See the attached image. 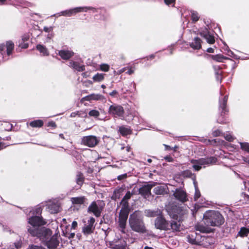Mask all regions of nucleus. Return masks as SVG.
<instances>
[{"mask_svg":"<svg viewBox=\"0 0 249 249\" xmlns=\"http://www.w3.org/2000/svg\"><path fill=\"white\" fill-rule=\"evenodd\" d=\"M249 233V229L246 227H242L239 232H238L237 236L241 237H246Z\"/></svg>","mask_w":249,"mask_h":249,"instance_id":"c756f323","label":"nucleus"},{"mask_svg":"<svg viewBox=\"0 0 249 249\" xmlns=\"http://www.w3.org/2000/svg\"><path fill=\"white\" fill-rule=\"evenodd\" d=\"M124 113V108L119 105L114 104L108 108V113L114 117H122Z\"/></svg>","mask_w":249,"mask_h":249,"instance_id":"1a4fd4ad","label":"nucleus"},{"mask_svg":"<svg viewBox=\"0 0 249 249\" xmlns=\"http://www.w3.org/2000/svg\"><path fill=\"white\" fill-rule=\"evenodd\" d=\"M181 148L178 145L172 147V156L175 158L178 157L180 155Z\"/></svg>","mask_w":249,"mask_h":249,"instance_id":"473e14b6","label":"nucleus"},{"mask_svg":"<svg viewBox=\"0 0 249 249\" xmlns=\"http://www.w3.org/2000/svg\"><path fill=\"white\" fill-rule=\"evenodd\" d=\"M185 214V211L182 207L172 205V231H180L182 229L181 223Z\"/></svg>","mask_w":249,"mask_h":249,"instance_id":"20e7f679","label":"nucleus"},{"mask_svg":"<svg viewBox=\"0 0 249 249\" xmlns=\"http://www.w3.org/2000/svg\"><path fill=\"white\" fill-rule=\"evenodd\" d=\"M48 208L52 213H57L60 210V205L56 202H50L48 204Z\"/></svg>","mask_w":249,"mask_h":249,"instance_id":"aec40b11","label":"nucleus"},{"mask_svg":"<svg viewBox=\"0 0 249 249\" xmlns=\"http://www.w3.org/2000/svg\"><path fill=\"white\" fill-rule=\"evenodd\" d=\"M77 226V222L73 221L71 224V229H75Z\"/></svg>","mask_w":249,"mask_h":249,"instance_id":"680f3d73","label":"nucleus"},{"mask_svg":"<svg viewBox=\"0 0 249 249\" xmlns=\"http://www.w3.org/2000/svg\"><path fill=\"white\" fill-rule=\"evenodd\" d=\"M105 74L97 73L92 78L93 80L96 82L102 81L104 78Z\"/></svg>","mask_w":249,"mask_h":249,"instance_id":"4c0bfd02","label":"nucleus"},{"mask_svg":"<svg viewBox=\"0 0 249 249\" xmlns=\"http://www.w3.org/2000/svg\"><path fill=\"white\" fill-rule=\"evenodd\" d=\"M58 54L63 59L68 60L73 55L74 53L71 51L63 50L59 51Z\"/></svg>","mask_w":249,"mask_h":249,"instance_id":"412c9836","label":"nucleus"},{"mask_svg":"<svg viewBox=\"0 0 249 249\" xmlns=\"http://www.w3.org/2000/svg\"><path fill=\"white\" fill-rule=\"evenodd\" d=\"M194 184L195 185V190H196L195 194L194 196V199H195V200H197L200 196V193L197 187L196 186V183L195 181H194Z\"/></svg>","mask_w":249,"mask_h":249,"instance_id":"a19ab883","label":"nucleus"},{"mask_svg":"<svg viewBox=\"0 0 249 249\" xmlns=\"http://www.w3.org/2000/svg\"><path fill=\"white\" fill-rule=\"evenodd\" d=\"M19 47L23 48V49H26L28 47V43H26L25 42H21L19 43Z\"/></svg>","mask_w":249,"mask_h":249,"instance_id":"5fc2aeb1","label":"nucleus"},{"mask_svg":"<svg viewBox=\"0 0 249 249\" xmlns=\"http://www.w3.org/2000/svg\"><path fill=\"white\" fill-rule=\"evenodd\" d=\"M192 175H193L192 173L190 170H186L183 171L181 172L180 173V174H179L180 177L178 178V180L177 181H178L179 183H180V182H180L179 179L181 178L182 179L181 177L190 178V177H191Z\"/></svg>","mask_w":249,"mask_h":249,"instance_id":"2f4dec72","label":"nucleus"},{"mask_svg":"<svg viewBox=\"0 0 249 249\" xmlns=\"http://www.w3.org/2000/svg\"><path fill=\"white\" fill-rule=\"evenodd\" d=\"M54 27L53 26H50V27H47L45 26L43 28V31L46 33H50L52 32L53 30Z\"/></svg>","mask_w":249,"mask_h":249,"instance_id":"8fccbe9b","label":"nucleus"},{"mask_svg":"<svg viewBox=\"0 0 249 249\" xmlns=\"http://www.w3.org/2000/svg\"><path fill=\"white\" fill-rule=\"evenodd\" d=\"M74 236H75L74 233H68L66 235V236L69 239L73 238L74 237Z\"/></svg>","mask_w":249,"mask_h":249,"instance_id":"052dcab7","label":"nucleus"},{"mask_svg":"<svg viewBox=\"0 0 249 249\" xmlns=\"http://www.w3.org/2000/svg\"><path fill=\"white\" fill-rule=\"evenodd\" d=\"M95 219L93 217H90L82 228V232L85 235H88L93 232L95 229Z\"/></svg>","mask_w":249,"mask_h":249,"instance_id":"9d476101","label":"nucleus"},{"mask_svg":"<svg viewBox=\"0 0 249 249\" xmlns=\"http://www.w3.org/2000/svg\"><path fill=\"white\" fill-rule=\"evenodd\" d=\"M200 35L201 36L205 38L207 42L209 44H213L215 42L214 36L210 35L207 31L200 32Z\"/></svg>","mask_w":249,"mask_h":249,"instance_id":"393cba45","label":"nucleus"},{"mask_svg":"<svg viewBox=\"0 0 249 249\" xmlns=\"http://www.w3.org/2000/svg\"><path fill=\"white\" fill-rule=\"evenodd\" d=\"M187 241L192 244H197L198 241L196 238V233L189 234L187 236Z\"/></svg>","mask_w":249,"mask_h":249,"instance_id":"f704fd0d","label":"nucleus"},{"mask_svg":"<svg viewBox=\"0 0 249 249\" xmlns=\"http://www.w3.org/2000/svg\"><path fill=\"white\" fill-rule=\"evenodd\" d=\"M195 229L203 233H209L211 231V229L207 225L204 226L202 224L198 223L195 226Z\"/></svg>","mask_w":249,"mask_h":249,"instance_id":"a878e982","label":"nucleus"},{"mask_svg":"<svg viewBox=\"0 0 249 249\" xmlns=\"http://www.w3.org/2000/svg\"><path fill=\"white\" fill-rule=\"evenodd\" d=\"M164 211H165L170 216H171V208L170 206H166Z\"/></svg>","mask_w":249,"mask_h":249,"instance_id":"4d7b16f0","label":"nucleus"},{"mask_svg":"<svg viewBox=\"0 0 249 249\" xmlns=\"http://www.w3.org/2000/svg\"><path fill=\"white\" fill-rule=\"evenodd\" d=\"M127 70H128V71L126 73L129 75H131L134 72L135 70V66L127 67Z\"/></svg>","mask_w":249,"mask_h":249,"instance_id":"de8ad7c7","label":"nucleus"},{"mask_svg":"<svg viewBox=\"0 0 249 249\" xmlns=\"http://www.w3.org/2000/svg\"><path fill=\"white\" fill-rule=\"evenodd\" d=\"M30 36L29 34H24L22 36L21 41L26 42V41H28L30 38Z\"/></svg>","mask_w":249,"mask_h":249,"instance_id":"603ef678","label":"nucleus"},{"mask_svg":"<svg viewBox=\"0 0 249 249\" xmlns=\"http://www.w3.org/2000/svg\"><path fill=\"white\" fill-rule=\"evenodd\" d=\"M212 134L213 137H218L223 135V134L218 129L213 131Z\"/></svg>","mask_w":249,"mask_h":249,"instance_id":"09e8293b","label":"nucleus"},{"mask_svg":"<svg viewBox=\"0 0 249 249\" xmlns=\"http://www.w3.org/2000/svg\"><path fill=\"white\" fill-rule=\"evenodd\" d=\"M85 178L81 172H77L76 177V181L78 185L81 186L84 181Z\"/></svg>","mask_w":249,"mask_h":249,"instance_id":"7c9ffc66","label":"nucleus"},{"mask_svg":"<svg viewBox=\"0 0 249 249\" xmlns=\"http://www.w3.org/2000/svg\"><path fill=\"white\" fill-rule=\"evenodd\" d=\"M22 246V241L21 238H19L15 242L12 243V244L10 245L9 248L8 249H19Z\"/></svg>","mask_w":249,"mask_h":249,"instance_id":"cd10ccee","label":"nucleus"},{"mask_svg":"<svg viewBox=\"0 0 249 249\" xmlns=\"http://www.w3.org/2000/svg\"><path fill=\"white\" fill-rule=\"evenodd\" d=\"M36 214V215H39L41 212V209L40 208H37L35 210Z\"/></svg>","mask_w":249,"mask_h":249,"instance_id":"e2e57ef3","label":"nucleus"},{"mask_svg":"<svg viewBox=\"0 0 249 249\" xmlns=\"http://www.w3.org/2000/svg\"><path fill=\"white\" fill-rule=\"evenodd\" d=\"M127 67H124V68L118 70V71H114V73L116 75H119V74L123 73L124 72L127 70Z\"/></svg>","mask_w":249,"mask_h":249,"instance_id":"864d4df0","label":"nucleus"},{"mask_svg":"<svg viewBox=\"0 0 249 249\" xmlns=\"http://www.w3.org/2000/svg\"><path fill=\"white\" fill-rule=\"evenodd\" d=\"M207 52L209 53H213L214 49L212 48H209L207 49Z\"/></svg>","mask_w":249,"mask_h":249,"instance_id":"69168bd1","label":"nucleus"},{"mask_svg":"<svg viewBox=\"0 0 249 249\" xmlns=\"http://www.w3.org/2000/svg\"><path fill=\"white\" fill-rule=\"evenodd\" d=\"M191 19L193 22H196L199 20L200 17H199L198 14L197 12L195 11H191Z\"/></svg>","mask_w":249,"mask_h":249,"instance_id":"e433bc0d","label":"nucleus"},{"mask_svg":"<svg viewBox=\"0 0 249 249\" xmlns=\"http://www.w3.org/2000/svg\"><path fill=\"white\" fill-rule=\"evenodd\" d=\"M213 68L215 70V73L216 75H221V71H220V68L219 66H214Z\"/></svg>","mask_w":249,"mask_h":249,"instance_id":"3c124183","label":"nucleus"},{"mask_svg":"<svg viewBox=\"0 0 249 249\" xmlns=\"http://www.w3.org/2000/svg\"><path fill=\"white\" fill-rule=\"evenodd\" d=\"M161 213L162 212L159 209L155 210L148 209L144 211V214L147 217H155L157 216H160Z\"/></svg>","mask_w":249,"mask_h":249,"instance_id":"4be33fe9","label":"nucleus"},{"mask_svg":"<svg viewBox=\"0 0 249 249\" xmlns=\"http://www.w3.org/2000/svg\"><path fill=\"white\" fill-rule=\"evenodd\" d=\"M126 177H127L126 174H124L119 176L117 178H118V180H122L123 179H124V178H126Z\"/></svg>","mask_w":249,"mask_h":249,"instance_id":"bf43d9fd","label":"nucleus"},{"mask_svg":"<svg viewBox=\"0 0 249 249\" xmlns=\"http://www.w3.org/2000/svg\"><path fill=\"white\" fill-rule=\"evenodd\" d=\"M213 60H214L217 62H222L223 59H226V57H225L223 55H220V54H217L215 55H213Z\"/></svg>","mask_w":249,"mask_h":249,"instance_id":"c03bdc74","label":"nucleus"},{"mask_svg":"<svg viewBox=\"0 0 249 249\" xmlns=\"http://www.w3.org/2000/svg\"><path fill=\"white\" fill-rule=\"evenodd\" d=\"M36 48L43 55L46 56L49 55V52L45 46L41 44H38Z\"/></svg>","mask_w":249,"mask_h":249,"instance_id":"c85d7f7f","label":"nucleus"},{"mask_svg":"<svg viewBox=\"0 0 249 249\" xmlns=\"http://www.w3.org/2000/svg\"><path fill=\"white\" fill-rule=\"evenodd\" d=\"M129 225L131 229L136 232L144 233L146 229L141 212L135 211L131 214L128 219Z\"/></svg>","mask_w":249,"mask_h":249,"instance_id":"f03ea898","label":"nucleus"},{"mask_svg":"<svg viewBox=\"0 0 249 249\" xmlns=\"http://www.w3.org/2000/svg\"><path fill=\"white\" fill-rule=\"evenodd\" d=\"M133 194V193L128 191L124 196L121 201V204L122 205V209L129 210L128 200L130 199Z\"/></svg>","mask_w":249,"mask_h":249,"instance_id":"f3484780","label":"nucleus"},{"mask_svg":"<svg viewBox=\"0 0 249 249\" xmlns=\"http://www.w3.org/2000/svg\"><path fill=\"white\" fill-rule=\"evenodd\" d=\"M203 220L207 226L219 227L224 223V218L218 211L209 210L203 214Z\"/></svg>","mask_w":249,"mask_h":249,"instance_id":"7ed1b4c3","label":"nucleus"},{"mask_svg":"<svg viewBox=\"0 0 249 249\" xmlns=\"http://www.w3.org/2000/svg\"><path fill=\"white\" fill-rule=\"evenodd\" d=\"M241 148L247 152H249V143L248 142H240Z\"/></svg>","mask_w":249,"mask_h":249,"instance_id":"79ce46f5","label":"nucleus"},{"mask_svg":"<svg viewBox=\"0 0 249 249\" xmlns=\"http://www.w3.org/2000/svg\"><path fill=\"white\" fill-rule=\"evenodd\" d=\"M30 125L33 127H40L43 125V122L40 120H35L31 122Z\"/></svg>","mask_w":249,"mask_h":249,"instance_id":"72a5a7b5","label":"nucleus"},{"mask_svg":"<svg viewBox=\"0 0 249 249\" xmlns=\"http://www.w3.org/2000/svg\"><path fill=\"white\" fill-rule=\"evenodd\" d=\"M216 159L214 157L207 158H200L198 160H192L191 162L193 164V167L195 171H198L202 167L209 166L216 162Z\"/></svg>","mask_w":249,"mask_h":249,"instance_id":"39448f33","label":"nucleus"},{"mask_svg":"<svg viewBox=\"0 0 249 249\" xmlns=\"http://www.w3.org/2000/svg\"><path fill=\"white\" fill-rule=\"evenodd\" d=\"M179 180L180 185L178 188H176L175 191L172 190V192H174L172 196H173L177 200L183 203L187 201L188 198L186 191L182 188L183 186V180L181 178H180Z\"/></svg>","mask_w":249,"mask_h":249,"instance_id":"0eeeda50","label":"nucleus"},{"mask_svg":"<svg viewBox=\"0 0 249 249\" xmlns=\"http://www.w3.org/2000/svg\"><path fill=\"white\" fill-rule=\"evenodd\" d=\"M228 95H225L222 99L220 98L219 99V110H221V116L225 115L228 111V110L227 108V103L228 101Z\"/></svg>","mask_w":249,"mask_h":249,"instance_id":"dca6fc26","label":"nucleus"},{"mask_svg":"<svg viewBox=\"0 0 249 249\" xmlns=\"http://www.w3.org/2000/svg\"><path fill=\"white\" fill-rule=\"evenodd\" d=\"M89 115L90 116L93 117L94 118H97L99 116L100 112L99 111L97 110L92 109L89 111Z\"/></svg>","mask_w":249,"mask_h":249,"instance_id":"37998d69","label":"nucleus"},{"mask_svg":"<svg viewBox=\"0 0 249 249\" xmlns=\"http://www.w3.org/2000/svg\"><path fill=\"white\" fill-rule=\"evenodd\" d=\"M113 249H126V244L124 241L121 242L120 244L115 245L113 247Z\"/></svg>","mask_w":249,"mask_h":249,"instance_id":"58836bf2","label":"nucleus"},{"mask_svg":"<svg viewBox=\"0 0 249 249\" xmlns=\"http://www.w3.org/2000/svg\"><path fill=\"white\" fill-rule=\"evenodd\" d=\"M99 140L93 135H89L83 137L81 143L89 147L95 146L99 142Z\"/></svg>","mask_w":249,"mask_h":249,"instance_id":"ddd939ff","label":"nucleus"},{"mask_svg":"<svg viewBox=\"0 0 249 249\" xmlns=\"http://www.w3.org/2000/svg\"><path fill=\"white\" fill-rule=\"evenodd\" d=\"M129 214V210H125L121 209L119 216V225L122 229V231L124 233L126 223L128 218Z\"/></svg>","mask_w":249,"mask_h":249,"instance_id":"9b49d317","label":"nucleus"},{"mask_svg":"<svg viewBox=\"0 0 249 249\" xmlns=\"http://www.w3.org/2000/svg\"><path fill=\"white\" fill-rule=\"evenodd\" d=\"M104 206L105 204L102 201H93L89 206L88 212L93 213L97 217H100Z\"/></svg>","mask_w":249,"mask_h":249,"instance_id":"6e6552de","label":"nucleus"},{"mask_svg":"<svg viewBox=\"0 0 249 249\" xmlns=\"http://www.w3.org/2000/svg\"><path fill=\"white\" fill-rule=\"evenodd\" d=\"M119 131L123 135H127L130 133V130L129 128L124 126L120 127Z\"/></svg>","mask_w":249,"mask_h":249,"instance_id":"ea45409f","label":"nucleus"},{"mask_svg":"<svg viewBox=\"0 0 249 249\" xmlns=\"http://www.w3.org/2000/svg\"><path fill=\"white\" fill-rule=\"evenodd\" d=\"M155 225L157 229L166 230L168 223L163 217L160 215L155 219Z\"/></svg>","mask_w":249,"mask_h":249,"instance_id":"2eb2a0df","label":"nucleus"},{"mask_svg":"<svg viewBox=\"0 0 249 249\" xmlns=\"http://www.w3.org/2000/svg\"><path fill=\"white\" fill-rule=\"evenodd\" d=\"M223 136L225 139L229 142H232L234 140L233 137L231 134V133H224Z\"/></svg>","mask_w":249,"mask_h":249,"instance_id":"a18cd8bd","label":"nucleus"},{"mask_svg":"<svg viewBox=\"0 0 249 249\" xmlns=\"http://www.w3.org/2000/svg\"><path fill=\"white\" fill-rule=\"evenodd\" d=\"M28 249H45L41 246L36 245H31L29 247Z\"/></svg>","mask_w":249,"mask_h":249,"instance_id":"6e6d98bb","label":"nucleus"},{"mask_svg":"<svg viewBox=\"0 0 249 249\" xmlns=\"http://www.w3.org/2000/svg\"><path fill=\"white\" fill-rule=\"evenodd\" d=\"M69 66L73 69L78 71H85V66L84 65H81L78 62L71 61L69 62Z\"/></svg>","mask_w":249,"mask_h":249,"instance_id":"6ab92c4d","label":"nucleus"},{"mask_svg":"<svg viewBox=\"0 0 249 249\" xmlns=\"http://www.w3.org/2000/svg\"><path fill=\"white\" fill-rule=\"evenodd\" d=\"M14 47V44L12 41H8L6 42L7 53L8 55H10L12 53Z\"/></svg>","mask_w":249,"mask_h":249,"instance_id":"c9c22d12","label":"nucleus"},{"mask_svg":"<svg viewBox=\"0 0 249 249\" xmlns=\"http://www.w3.org/2000/svg\"><path fill=\"white\" fill-rule=\"evenodd\" d=\"M190 46L194 49L199 50L201 48V40L198 37H195L190 43Z\"/></svg>","mask_w":249,"mask_h":249,"instance_id":"bb28decb","label":"nucleus"},{"mask_svg":"<svg viewBox=\"0 0 249 249\" xmlns=\"http://www.w3.org/2000/svg\"><path fill=\"white\" fill-rule=\"evenodd\" d=\"M153 191L156 195H163L167 192V187L165 185H160L155 187Z\"/></svg>","mask_w":249,"mask_h":249,"instance_id":"b1692460","label":"nucleus"},{"mask_svg":"<svg viewBox=\"0 0 249 249\" xmlns=\"http://www.w3.org/2000/svg\"><path fill=\"white\" fill-rule=\"evenodd\" d=\"M48 126L55 128L56 127V124L54 122L51 121L48 123Z\"/></svg>","mask_w":249,"mask_h":249,"instance_id":"13d9d810","label":"nucleus"},{"mask_svg":"<svg viewBox=\"0 0 249 249\" xmlns=\"http://www.w3.org/2000/svg\"><path fill=\"white\" fill-rule=\"evenodd\" d=\"M118 93V92L116 90H113L111 92L109 93V95L111 96H114Z\"/></svg>","mask_w":249,"mask_h":249,"instance_id":"0e129e2a","label":"nucleus"},{"mask_svg":"<svg viewBox=\"0 0 249 249\" xmlns=\"http://www.w3.org/2000/svg\"><path fill=\"white\" fill-rule=\"evenodd\" d=\"M164 2L166 5H169L171 3V0H164Z\"/></svg>","mask_w":249,"mask_h":249,"instance_id":"774afa93","label":"nucleus"},{"mask_svg":"<svg viewBox=\"0 0 249 249\" xmlns=\"http://www.w3.org/2000/svg\"><path fill=\"white\" fill-rule=\"evenodd\" d=\"M104 99V96L100 94H91L83 97L82 101H91L92 100L98 101Z\"/></svg>","mask_w":249,"mask_h":249,"instance_id":"a211bd4d","label":"nucleus"},{"mask_svg":"<svg viewBox=\"0 0 249 249\" xmlns=\"http://www.w3.org/2000/svg\"><path fill=\"white\" fill-rule=\"evenodd\" d=\"M156 184V183L152 182L143 185L139 189V194L142 195L145 198H148L151 195V189L155 186Z\"/></svg>","mask_w":249,"mask_h":249,"instance_id":"4468645a","label":"nucleus"},{"mask_svg":"<svg viewBox=\"0 0 249 249\" xmlns=\"http://www.w3.org/2000/svg\"><path fill=\"white\" fill-rule=\"evenodd\" d=\"M87 198L84 196L71 198V201L73 205L84 204Z\"/></svg>","mask_w":249,"mask_h":249,"instance_id":"5701e85b","label":"nucleus"},{"mask_svg":"<svg viewBox=\"0 0 249 249\" xmlns=\"http://www.w3.org/2000/svg\"><path fill=\"white\" fill-rule=\"evenodd\" d=\"M51 235H47L45 236L44 235L42 236L41 237H39L42 239L43 241L46 242V245L49 249H55L59 245V241L57 239L56 236H53L49 240V237Z\"/></svg>","mask_w":249,"mask_h":249,"instance_id":"f8f14e48","label":"nucleus"},{"mask_svg":"<svg viewBox=\"0 0 249 249\" xmlns=\"http://www.w3.org/2000/svg\"><path fill=\"white\" fill-rule=\"evenodd\" d=\"M28 223L30 226H28V231L34 236L41 237L44 235L46 236L52 233L51 230L45 227H40L45 225L46 222L39 215L33 216L29 218Z\"/></svg>","mask_w":249,"mask_h":249,"instance_id":"f257e3e1","label":"nucleus"},{"mask_svg":"<svg viewBox=\"0 0 249 249\" xmlns=\"http://www.w3.org/2000/svg\"><path fill=\"white\" fill-rule=\"evenodd\" d=\"M88 10H92L93 12H95L96 11V9L92 7H77L61 11L54 16H56L57 17L61 16L65 17H71L76 13L80 12H87Z\"/></svg>","mask_w":249,"mask_h":249,"instance_id":"423d86ee","label":"nucleus"},{"mask_svg":"<svg viewBox=\"0 0 249 249\" xmlns=\"http://www.w3.org/2000/svg\"><path fill=\"white\" fill-rule=\"evenodd\" d=\"M100 68L101 71L105 72H107L109 71V66L107 64H102L100 65Z\"/></svg>","mask_w":249,"mask_h":249,"instance_id":"49530a36","label":"nucleus"},{"mask_svg":"<svg viewBox=\"0 0 249 249\" xmlns=\"http://www.w3.org/2000/svg\"><path fill=\"white\" fill-rule=\"evenodd\" d=\"M119 192H120L119 190L114 191V193L115 197H118V198L119 197V195L118 196V195H117L119 193Z\"/></svg>","mask_w":249,"mask_h":249,"instance_id":"338daca9","label":"nucleus"}]
</instances>
